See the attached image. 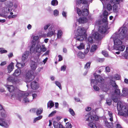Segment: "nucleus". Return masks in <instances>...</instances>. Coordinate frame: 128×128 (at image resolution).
Wrapping results in <instances>:
<instances>
[{"mask_svg": "<svg viewBox=\"0 0 128 128\" xmlns=\"http://www.w3.org/2000/svg\"><path fill=\"white\" fill-rule=\"evenodd\" d=\"M127 30L126 28H121L119 30L118 32H116L112 36L111 38L113 40L114 44V48H116V46L122 44V42L121 40L126 37L127 35Z\"/></svg>", "mask_w": 128, "mask_h": 128, "instance_id": "nucleus-1", "label": "nucleus"}, {"mask_svg": "<svg viewBox=\"0 0 128 128\" xmlns=\"http://www.w3.org/2000/svg\"><path fill=\"white\" fill-rule=\"evenodd\" d=\"M94 75L95 79H91L90 80V84L92 86V85H93V87L94 90L98 91L100 90L98 87L96 85L97 84L98 82L100 83L99 86L103 91L104 92L108 91L110 88L108 85L105 84L104 79L99 75H95L94 74Z\"/></svg>", "mask_w": 128, "mask_h": 128, "instance_id": "nucleus-2", "label": "nucleus"}, {"mask_svg": "<svg viewBox=\"0 0 128 128\" xmlns=\"http://www.w3.org/2000/svg\"><path fill=\"white\" fill-rule=\"evenodd\" d=\"M6 87L7 88L8 90L10 92H14L12 94V96L15 97L17 99L20 101L22 98H24V102L26 103L29 102L28 99L27 97L29 95V94L28 92H25L23 91H17V90H16L15 88L13 85H5Z\"/></svg>", "mask_w": 128, "mask_h": 128, "instance_id": "nucleus-3", "label": "nucleus"}, {"mask_svg": "<svg viewBox=\"0 0 128 128\" xmlns=\"http://www.w3.org/2000/svg\"><path fill=\"white\" fill-rule=\"evenodd\" d=\"M86 30L83 28L79 26L76 31L75 32L74 38L76 40L82 41L86 37Z\"/></svg>", "mask_w": 128, "mask_h": 128, "instance_id": "nucleus-4", "label": "nucleus"}, {"mask_svg": "<svg viewBox=\"0 0 128 128\" xmlns=\"http://www.w3.org/2000/svg\"><path fill=\"white\" fill-rule=\"evenodd\" d=\"M89 5L87 4L84 5V8L82 10H81L80 8L78 7H76V10L77 13L80 16H85L88 15L89 11L88 10Z\"/></svg>", "mask_w": 128, "mask_h": 128, "instance_id": "nucleus-5", "label": "nucleus"}, {"mask_svg": "<svg viewBox=\"0 0 128 128\" xmlns=\"http://www.w3.org/2000/svg\"><path fill=\"white\" fill-rule=\"evenodd\" d=\"M86 116L88 117L86 119V120L89 121L90 123L88 124L89 126L92 128H97L96 124L92 122L94 120H98V117L96 116H93L90 114H87Z\"/></svg>", "mask_w": 128, "mask_h": 128, "instance_id": "nucleus-6", "label": "nucleus"}, {"mask_svg": "<svg viewBox=\"0 0 128 128\" xmlns=\"http://www.w3.org/2000/svg\"><path fill=\"white\" fill-rule=\"evenodd\" d=\"M33 72L31 70L29 71L25 75V82H30L34 78L33 76Z\"/></svg>", "mask_w": 128, "mask_h": 128, "instance_id": "nucleus-7", "label": "nucleus"}, {"mask_svg": "<svg viewBox=\"0 0 128 128\" xmlns=\"http://www.w3.org/2000/svg\"><path fill=\"white\" fill-rule=\"evenodd\" d=\"M112 86L113 87V88L115 89V93L117 95H120V90L118 89V87L116 84L115 81H112L111 82Z\"/></svg>", "mask_w": 128, "mask_h": 128, "instance_id": "nucleus-8", "label": "nucleus"}, {"mask_svg": "<svg viewBox=\"0 0 128 128\" xmlns=\"http://www.w3.org/2000/svg\"><path fill=\"white\" fill-rule=\"evenodd\" d=\"M104 18L102 19V20H98L96 22V23L98 24H101L108 26V22L107 20L108 16H104Z\"/></svg>", "mask_w": 128, "mask_h": 128, "instance_id": "nucleus-9", "label": "nucleus"}, {"mask_svg": "<svg viewBox=\"0 0 128 128\" xmlns=\"http://www.w3.org/2000/svg\"><path fill=\"white\" fill-rule=\"evenodd\" d=\"M108 26L102 25L99 26L98 29V31L102 34L104 33L108 29Z\"/></svg>", "mask_w": 128, "mask_h": 128, "instance_id": "nucleus-10", "label": "nucleus"}, {"mask_svg": "<svg viewBox=\"0 0 128 128\" xmlns=\"http://www.w3.org/2000/svg\"><path fill=\"white\" fill-rule=\"evenodd\" d=\"M122 103L120 101L118 102L117 104V107L118 108L119 107L121 111L124 112H126V111L127 110L126 108V107L124 105H122Z\"/></svg>", "mask_w": 128, "mask_h": 128, "instance_id": "nucleus-11", "label": "nucleus"}, {"mask_svg": "<svg viewBox=\"0 0 128 128\" xmlns=\"http://www.w3.org/2000/svg\"><path fill=\"white\" fill-rule=\"evenodd\" d=\"M7 81L10 82L12 83L13 84H16L18 82V80L16 77L14 76L9 77L7 79Z\"/></svg>", "mask_w": 128, "mask_h": 128, "instance_id": "nucleus-12", "label": "nucleus"}, {"mask_svg": "<svg viewBox=\"0 0 128 128\" xmlns=\"http://www.w3.org/2000/svg\"><path fill=\"white\" fill-rule=\"evenodd\" d=\"M29 52L26 51L23 54L22 58V62H26V60L28 58L29 55Z\"/></svg>", "mask_w": 128, "mask_h": 128, "instance_id": "nucleus-13", "label": "nucleus"}, {"mask_svg": "<svg viewBox=\"0 0 128 128\" xmlns=\"http://www.w3.org/2000/svg\"><path fill=\"white\" fill-rule=\"evenodd\" d=\"M76 4L77 6H78L79 7V6L81 4V3L84 4V5L88 4V0H76Z\"/></svg>", "mask_w": 128, "mask_h": 128, "instance_id": "nucleus-14", "label": "nucleus"}, {"mask_svg": "<svg viewBox=\"0 0 128 128\" xmlns=\"http://www.w3.org/2000/svg\"><path fill=\"white\" fill-rule=\"evenodd\" d=\"M53 124L54 128H64L60 122H58L54 121Z\"/></svg>", "mask_w": 128, "mask_h": 128, "instance_id": "nucleus-15", "label": "nucleus"}, {"mask_svg": "<svg viewBox=\"0 0 128 128\" xmlns=\"http://www.w3.org/2000/svg\"><path fill=\"white\" fill-rule=\"evenodd\" d=\"M30 86L33 90H36L39 87V86L36 81L32 82L31 83Z\"/></svg>", "mask_w": 128, "mask_h": 128, "instance_id": "nucleus-16", "label": "nucleus"}, {"mask_svg": "<svg viewBox=\"0 0 128 128\" xmlns=\"http://www.w3.org/2000/svg\"><path fill=\"white\" fill-rule=\"evenodd\" d=\"M78 21L80 24H84L88 22V18L86 17H80L78 20Z\"/></svg>", "mask_w": 128, "mask_h": 128, "instance_id": "nucleus-17", "label": "nucleus"}, {"mask_svg": "<svg viewBox=\"0 0 128 128\" xmlns=\"http://www.w3.org/2000/svg\"><path fill=\"white\" fill-rule=\"evenodd\" d=\"M0 126L6 128H8L9 126V125L7 123L4 121V119L1 118H0Z\"/></svg>", "mask_w": 128, "mask_h": 128, "instance_id": "nucleus-18", "label": "nucleus"}, {"mask_svg": "<svg viewBox=\"0 0 128 128\" xmlns=\"http://www.w3.org/2000/svg\"><path fill=\"white\" fill-rule=\"evenodd\" d=\"M94 39L96 40H98L100 39L101 35L98 32H96L92 34Z\"/></svg>", "mask_w": 128, "mask_h": 128, "instance_id": "nucleus-19", "label": "nucleus"}, {"mask_svg": "<svg viewBox=\"0 0 128 128\" xmlns=\"http://www.w3.org/2000/svg\"><path fill=\"white\" fill-rule=\"evenodd\" d=\"M36 63L34 61H32L31 63L30 67L32 70H34L37 68Z\"/></svg>", "mask_w": 128, "mask_h": 128, "instance_id": "nucleus-20", "label": "nucleus"}, {"mask_svg": "<svg viewBox=\"0 0 128 128\" xmlns=\"http://www.w3.org/2000/svg\"><path fill=\"white\" fill-rule=\"evenodd\" d=\"M116 48H114V50H118L119 51H123L124 50L125 48V46L124 45H118L116 47Z\"/></svg>", "mask_w": 128, "mask_h": 128, "instance_id": "nucleus-21", "label": "nucleus"}, {"mask_svg": "<svg viewBox=\"0 0 128 128\" xmlns=\"http://www.w3.org/2000/svg\"><path fill=\"white\" fill-rule=\"evenodd\" d=\"M13 64L14 63L12 62L8 66L7 68L8 73H10L12 71L14 68Z\"/></svg>", "mask_w": 128, "mask_h": 128, "instance_id": "nucleus-22", "label": "nucleus"}, {"mask_svg": "<svg viewBox=\"0 0 128 128\" xmlns=\"http://www.w3.org/2000/svg\"><path fill=\"white\" fill-rule=\"evenodd\" d=\"M35 51L36 52L40 53L42 51V48L41 46L39 44H37L36 47L35 49Z\"/></svg>", "mask_w": 128, "mask_h": 128, "instance_id": "nucleus-23", "label": "nucleus"}, {"mask_svg": "<svg viewBox=\"0 0 128 128\" xmlns=\"http://www.w3.org/2000/svg\"><path fill=\"white\" fill-rule=\"evenodd\" d=\"M20 69H16L13 74V76L16 77L18 76L20 74Z\"/></svg>", "mask_w": 128, "mask_h": 128, "instance_id": "nucleus-24", "label": "nucleus"}, {"mask_svg": "<svg viewBox=\"0 0 128 128\" xmlns=\"http://www.w3.org/2000/svg\"><path fill=\"white\" fill-rule=\"evenodd\" d=\"M36 44V42H35L34 41L33 42H32V46L30 48V50L31 51L32 50H33V52L35 51V46Z\"/></svg>", "mask_w": 128, "mask_h": 128, "instance_id": "nucleus-25", "label": "nucleus"}, {"mask_svg": "<svg viewBox=\"0 0 128 128\" xmlns=\"http://www.w3.org/2000/svg\"><path fill=\"white\" fill-rule=\"evenodd\" d=\"M54 105V104L53 102L52 101L50 100L48 103V108H49L50 109L53 107Z\"/></svg>", "mask_w": 128, "mask_h": 128, "instance_id": "nucleus-26", "label": "nucleus"}, {"mask_svg": "<svg viewBox=\"0 0 128 128\" xmlns=\"http://www.w3.org/2000/svg\"><path fill=\"white\" fill-rule=\"evenodd\" d=\"M112 6L110 4L108 3L106 4V6L105 7H103V8H106L107 10H108L109 11H110L112 10Z\"/></svg>", "mask_w": 128, "mask_h": 128, "instance_id": "nucleus-27", "label": "nucleus"}, {"mask_svg": "<svg viewBox=\"0 0 128 128\" xmlns=\"http://www.w3.org/2000/svg\"><path fill=\"white\" fill-rule=\"evenodd\" d=\"M51 31L48 32L47 34V36L48 37H51L54 33L55 31L54 30H52V28L51 29Z\"/></svg>", "mask_w": 128, "mask_h": 128, "instance_id": "nucleus-28", "label": "nucleus"}, {"mask_svg": "<svg viewBox=\"0 0 128 128\" xmlns=\"http://www.w3.org/2000/svg\"><path fill=\"white\" fill-rule=\"evenodd\" d=\"M94 38L92 36H92H90L88 38V42H89L90 43H92L93 42V40Z\"/></svg>", "mask_w": 128, "mask_h": 128, "instance_id": "nucleus-29", "label": "nucleus"}, {"mask_svg": "<svg viewBox=\"0 0 128 128\" xmlns=\"http://www.w3.org/2000/svg\"><path fill=\"white\" fill-rule=\"evenodd\" d=\"M97 46L96 45H93L91 48L90 50V52H94L97 49Z\"/></svg>", "mask_w": 128, "mask_h": 128, "instance_id": "nucleus-30", "label": "nucleus"}, {"mask_svg": "<svg viewBox=\"0 0 128 128\" xmlns=\"http://www.w3.org/2000/svg\"><path fill=\"white\" fill-rule=\"evenodd\" d=\"M36 114L37 116L40 115L42 114V108H36Z\"/></svg>", "mask_w": 128, "mask_h": 128, "instance_id": "nucleus-31", "label": "nucleus"}, {"mask_svg": "<svg viewBox=\"0 0 128 128\" xmlns=\"http://www.w3.org/2000/svg\"><path fill=\"white\" fill-rule=\"evenodd\" d=\"M78 58H83L85 57L84 54L81 52H80L78 54Z\"/></svg>", "mask_w": 128, "mask_h": 128, "instance_id": "nucleus-32", "label": "nucleus"}, {"mask_svg": "<svg viewBox=\"0 0 128 128\" xmlns=\"http://www.w3.org/2000/svg\"><path fill=\"white\" fill-rule=\"evenodd\" d=\"M58 4V2L57 0H52V1L51 4L53 6H57Z\"/></svg>", "mask_w": 128, "mask_h": 128, "instance_id": "nucleus-33", "label": "nucleus"}, {"mask_svg": "<svg viewBox=\"0 0 128 128\" xmlns=\"http://www.w3.org/2000/svg\"><path fill=\"white\" fill-rule=\"evenodd\" d=\"M42 116H38L35 118L34 120V123H35L36 121L40 120L42 118Z\"/></svg>", "mask_w": 128, "mask_h": 128, "instance_id": "nucleus-34", "label": "nucleus"}, {"mask_svg": "<svg viewBox=\"0 0 128 128\" xmlns=\"http://www.w3.org/2000/svg\"><path fill=\"white\" fill-rule=\"evenodd\" d=\"M103 2H104V3L103 2H102L103 5V7H105L106 6V4L109 2L110 1L111 2V0H102Z\"/></svg>", "mask_w": 128, "mask_h": 128, "instance_id": "nucleus-35", "label": "nucleus"}, {"mask_svg": "<svg viewBox=\"0 0 128 128\" xmlns=\"http://www.w3.org/2000/svg\"><path fill=\"white\" fill-rule=\"evenodd\" d=\"M13 4H14V7L15 9H16L18 7V1L16 0H14Z\"/></svg>", "mask_w": 128, "mask_h": 128, "instance_id": "nucleus-36", "label": "nucleus"}, {"mask_svg": "<svg viewBox=\"0 0 128 128\" xmlns=\"http://www.w3.org/2000/svg\"><path fill=\"white\" fill-rule=\"evenodd\" d=\"M55 82L56 85L59 88L60 90H61L62 88L60 83L58 81H56Z\"/></svg>", "mask_w": 128, "mask_h": 128, "instance_id": "nucleus-37", "label": "nucleus"}, {"mask_svg": "<svg viewBox=\"0 0 128 128\" xmlns=\"http://www.w3.org/2000/svg\"><path fill=\"white\" fill-rule=\"evenodd\" d=\"M77 48L80 50L83 49L84 48V44L82 43H81L79 46L77 47Z\"/></svg>", "mask_w": 128, "mask_h": 128, "instance_id": "nucleus-38", "label": "nucleus"}, {"mask_svg": "<svg viewBox=\"0 0 128 128\" xmlns=\"http://www.w3.org/2000/svg\"><path fill=\"white\" fill-rule=\"evenodd\" d=\"M69 111L72 116H74L75 115V113L73 109L70 108Z\"/></svg>", "mask_w": 128, "mask_h": 128, "instance_id": "nucleus-39", "label": "nucleus"}, {"mask_svg": "<svg viewBox=\"0 0 128 128\" xmlns=\"http://www.w3.org/2000/svg\"><path fill=\"white\" fill-rule=\"evenodd\" d=\"M113 8V10L114 12L116 13L118 12V11L117 8V7L116 5H114Z\"/></svg>", "mask_w": 128, "mask_h": 128, "instance_id": "nucleus-40", "label": "nucleus"}, {"mask_svg": "<svg viewBox=\"0 0 128 128\" xmlns=\"http://www.w3.org/2000/svg\"><path fill=\"white\" fill-rule=\"evenodd\" d=\"M7 52V50H4V48H0V53L2 54L3 53H6Z\"/></svg>", "mask_w": 128, "mask_h": 128, "instance_id": "nucleus-41", "label": "nucleus"}, {"mask_svg": "<svg viewBox=\"0 0 128 128\" xmlns=\"http://www.w3.org/2000/svg\"><path fill=\"white\" fill-rule=\"evenodd\" d=\"M1 111H2L1 112V115L2 116V117H4L5 116V111L4 110L3 108L2 110H1Z\"/></svg>", "mask_w": 128, "mask_h": 128, "instance_id": "nucleus-42", "label": "nucleus"}, {"mask_svg": "<svg viewBox=\"0 0 128 128\" xmlns=\"http://www.w3.org/2000/svg\"><path fill=\"white\" fill-rule=\"evenodd\" d=\"M88 17V22H87L89 23L90 22V21H92L93 20L94 18L91 17V16L90 15H89Z\"/></svg>", "mask_w": 128, "mask_h": 128, "instance_id": "nucleus-43", "label": "nucleus"}, {"mask_svg": "<svg viewBox=\"0 0 128 128\" xmlns=\"http://www.w3.org/2000/svg\"><path fill=\"white\" fill-rule=\"evenodd\" d=\"M102 54L106 57L108 56V52L105 51L103 50L102 52Z\"/></svg>", "mask_w": 128, "mask_h": 128, "instance_id": "nucleus-44", "label": "nucleus"}, {"mask_svg": "<svg viewBox=\"0 0 128 128\" xmlns=\"http://www.w3.org/2000/svg\"><path fill=\"white\" fill-rule=\"evenodd\" d=\"M90 62H87L85 64L84 67L85 68H89L90 67Z\"/></svg>", "mask_w": 128, "mask_h": 128, "instance_id": "nucleus-45", "label": "nucleus"}, {"mask_svg": "<svg viewBox=\"0 0 128 128\" xmlns=\"http://www.w3.org/2000/svg\"><path fill=\"white\" fill-rule=\"evenodd\" d=\"M14 1V0H12V1H9L8 2V4L9 7H10L13 6Z\"/></svg>", "mask_w": 128, "mask_h": 128, "instance_id": "nucleus-46", "label": "nucleus"}, {"mask_svg": "<svg viewBox=\"0 0 128 128\" xmlns=\"http://www.w3.org/2000/svg\"><path fill=\"white\" fill-rule=\"evenodd\" d=\"M62 34V31L61 30H58V31L57 34L58 37H60Z\"/></svg>", "mask_w": 128, "mask_h": 128, "instance_id": "nucleus-47", "label": "nucleus"}, {"mask_svg": "<svg viewBox=\"0 0 128 128\" xmlns=\"http://www.w3.org/2000/svg\"><path fill=\"white\" fill-rule=\"evenodd\" d=\"M114 78L116 80H119L120 78V76L118 74H116L114 76Z\"/></svg>", "mask_w": 128, "mask_h": 128, "instance_id": "nucleus-48", "label": "nucleus"}, {"mask_svg": "<svg viewBox=\"0 0 128 128\" xmlns=\"http://www.w3.org/2000/svg\"><path fill=\"white\" fill-rule=\"evenodd\" d=\"M56 112V110H54L51 112L48 115L49 117H50L53 116Z\"/></svg>", "mask_w": 128, "mask_h": 128, "instance_id": "nucleus-49", "label": "nucleus"}, {"mask_svg": "<svg viewBox=\"0 0 128 128\" xmlns=\"http://www.w3.org/2000/svg\"><path fill=\"white\" fill-rule=\"evenodd\" d=\"M66 128H71L72 126V124L68 122L66 123Z\"/></svg>", "mask_w": 128, "mask_h": 128, "instance_id": "nucleus-50", "label": "nucleus"}, {"mask_svg": "<svg viewBox=\"0 0 128 128\" xmlns=\"http://www.w3.org/2000/svg\"><path fill=\"white\" fill-rule=\"evenodd\" d=\"M54 14L55 16H57L58 15L59 12L57 10H55L54 11Z\"/></svg>", "mask_w": 128, "mask_h": 128, "instance_id": "nucleus-51", "label": "nucleus"}, {"mask_svg": "<svg viewBox=\"0 0 128 128\" xmlns=\"http://www.w3.org/2000/svg\"><path fill=\"white\" fill-rule=\"evenodd\" d=\"M23 62V63H19L18 62H17L16 66H18H18V64H21V67H22L24 66L25 65V63L26 62Z\"/></svg>", "mask_w": 128, "mask_h": 128, "instance_id": "nucleus-52", "label": "nucleus"}, {"mask_svg": "<svg viewBox=\"0 0 128 128\" xmlns=\"http://www.w3.org/2000/svg\"><path fill=\"white\" fill-rule=\"evenodd\" d=\"M66 66L64 65L62 66L61 68V70L64 72L66 70Z\"/></svg>", "mask_w": 128, "mask_h": 128, "instance_id": "nucleus-53", "label": "nucleus"}, {"mask_svg": "<svg viewBox=\"0 0 128 128\" xmlns=\"http://www.w3.org/2000/svg\"><path fill=\"white\" fill-rule=\"evenodd\" d=\"M39 37L38 36H34L33 37V40H34V42H36V41L38 39ZM34 41L32 40V42H33Z\"/></svg>", "mask_w": 128, "mask_h": 128, "instance_id": "nucleus-54", "label": "nucleus"}, {"mask_svg": "<svg viewBox=\"0 0 128 128\" xmlns=\"http://www.w3.org/2000/svg\"><path fill=\"white\" fill-rule=\"evenodd\" d=\"M67 13L66 12L63 11L62 12V14L63 16L66 18Z\"/></svg>", "mask_w": 128, "mask_h": 128, "instance_id": "nucleus-55", "label": "nucleus"}, {"mask_svg": "<svg viewBox=\"0 0 128 128\" xmlns=\"http://www.w3.org/2000/svg\"><path fill=\"white\" fill-rule=\"evenodd\" d=\"M104 16H108V12L106 10H104L103 13Z\"/></svg>", "mask_w": 128, "mask_h": 128, "instance_id": "nucleus-56", "label": "nucleus"}, {"mask_svg": "<svg viewBox=\"0 0 128 128\" xmlns=\"http://www.w3.org/2000/svg\"><path fill=\"white\" fill-rule=\"evenodd\" d=\"M36 108H34L30 109V112L32 113H34L36 112Z\"/></svg>", "mask_w": 128, "mask_h": 128, "instance_id": "nucleus-57", "label": "nucleus"}, {"mask_svg": "<svg viewBox=\"0 0 128 128\" xmlns=\"http://www.w3.org/2000/svg\"><path fill=\"white\" fill-rule=\"evenodd\" d=\"M42 52H44L46 51V49L45 47V45L43 44L42 46Z\"/></svg>", "mask_w": 128, "mask_h": 128, "instance_id": "nucleus-58", "label": "nucleus"}, {"mask_svg": "<svg viewBox=\"0 0 128 128\" xmlns=\"http://www.w3.org/2000/svg\"><path fill=\"white\" fill-rule=\"evenodd\" d=\"M50 24H47L45 26H44V30H47L48 28L49 27V26H50Z\"/></svg>", "mask_w": 128, "mask_h": 128, "instance_id": "nucleus-59", "label": "nucleus"}, {"mask_svg": "<svg viewBox=\"0 0 128 128\" xmlns=\"http://www.w3.org/2000/svg\"><path fill=\"white\" fill-rule=\"evenodd\" d=\"M105 122L106 126L108 127V128H110V124L107 121H106Z\"/></svg>", "mask_w": 128, "mask_h": 128, "instance_id": "nucleus-60", "label": "nucleus"}, {"mask_svg": "<svg viewBox=\"0 0 128 128\" xmlns=\"http://www.w3.org/2000/svg\"><path fill=\"white\" fill-rule=\"evenodd\" d=\"M106 101V103L108 105L110 106L112 104V101H110L109 100H107Z\"/></svg>", "mask_w": 128, "mask_h": 128, "instance_id": "nucleus-61", "label": "nucleus"}, {"mask_svg": "<svg viewBox=\"0 0 128 128\" xmlns=\"http://www.w3.org/2000/svg\"><path fill=\"white\" fill-rule=\"evenodd\" d=\"M106 71L108 72H110V68L108 66H107L106 68Z\"/></svg>", "mask_w": 128, "mask_h": 128, "instance_id": "nucleus-62", "label": "nucleus"}, {"mask_svg": "<svg viewBox=\"0 0 128 128\" xmlns=\"http://www.w3.org/2000/svg\"><path fill=\"white\" fill-rule=\"evenodd\" d=\"M6 64V61H4L2 62L0 64V65L1 66H3Z\"/></svg>", "mask_w": 128, "mask_h": 128, "instance_id": "nucleus-63", "label": "nucleus"}, {"mask_svg": "<svg viewBox=\"0 0 128 128\" xmlns=\"http://www.w3.org/2000/svg\"><path fill=\"white\" fill-rule=\"evenodd\" d=\"M98 62H102L104 61V58H98Z\"/></svg>", "mask_w": 128, "mask_h": 128, "instance_id": "nucleus-64", "label": "nucleus"}]
</instances>
